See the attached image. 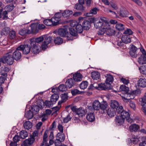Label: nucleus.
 <instances>
[{
	"label": "nucleus",
	"instance_id": "obj_41",
	"mask_svg": "<svg viewBox=\"0 0 146 146\" xmlns=\"http://www.w3.org/2000/svg\"><path fill=\"white\" fill-rule=\"evenodd\" d=\"M88 85L87 81H83L80 84L79 87L81 89L84 90L87 88Z\"/></svg>",
	"mask_w": 146,
	"mask_h": 146
},
{
	"label": "nucleus",
	"instance_id": "obj_5",
	"mask_svg": "<svg viewBox=\"0 0 146 146\" xmlns=\"http://www.w3.org/2000/svg\"><path fill=\"white\" fill-rule=\"evenodd\" d=\"M19 49L23 52L24 54H27L29 53L31 51V47L30 40L28 41L27 44H21L18 47Z\"/></svg>",
	"mask_w": 146,
	"mask_h": 146
},
{
	"label": "nucleus",
	"instance_id": "obj_58",
	"mask_svg": "<svg viewBox=\"0 0 146 146\" xmlns=\"http://www.w3.org/2000/svg\"><path fill=\"white\" fill-rule=\"evenodd\" d=\"M15 36V31H12L10 32L9 37L11 39L14 38Z\"/></svg>",
	"mask_w": 146,
	"mask_h": 146
},
{
	"label": "nucleus",
	"instance_id": "obj_56",
	"mask_svg": "<svg viewBox=\"0 0 146 146\" xmlns=\"http://www.w3.org/2000/svg\"><path fill=\"white\" fill-rule=\"evenodd\" d=\"M116 110L117 113L118 114L120 113V115L121 114V112L124 110L123 107L122 106H119V105L115 109Z\"/></svg>",
	"mask_w": 146,
	"mask_h": 146
},
{
	"label": "nucleus",
	"instance_id": "obj_16",
	"mask_svg": "<svg viewBox=\"0 0 146 146\" xmlns=\"http://www.w3.org/2000/svg\"><path fill=\"white\" fill-rule=\"evenodd\" d=\"M137 48L134 45H132L129 52L130 55L133 58H136L137 56V54L136 52Z\"/></svg>",
	"mask_w": 146,
	"mask_h": 146
},
{
	"label": "nucleus",
	"instance_id": "obj_27",
	"mask_svg": "<svg viewBox=\"0 0 146 146\" xmlns=\"http://www.w3.org/2000/svg\"><path fill=\"white\" fill-rule=\"evenodd\" d=\"M65 139V136L63 133H58L56 136V141L60 142L63 141Z\"/></svg>",
	"mask_w": 146,
	"mask_h": 146
},
{
	"label": "nucleus",
	"instance_id": "obj_11",
	"mask_svg": "<svg viewBox=\"0 0 146 146\" xmlns=\"http://www.w3.org/2000/svg\"><path fill=\"white\" fill-rule=\"evenodd\" d=\"M37 25V23H33L28 27L29 34L35 33L38 32Z\"/></svg>",
	"mask_w": 146,
	"mask_h": 146
},
{
	"label": "nucleus",
	"instance_id": "obj_61",
	"mask_svg": "<svg viewBox=\"0 0 146 146\" xmlns=\"http://www.w3.org/2000/svg\"><path fill=\"white\" fill-rule=\"evenodd\" d=\"M71 93L72 95L74 96L77 94H80V91L76 89L71 90Z\"/></svg>",
	"mask_w": 146,
	"mask_h": 146
},
{
	"label": "nucleus",
	"instance_id": "obj_51",
	"mask_svg": "<svg viewBox=\"0 0 146 146\" xmlns=\"http://www.w3.org/2000/svg\"><path fill=\"white\" fill-rule=\"evenodd\" d=\"M140 72L142 74H146V65L141 66L139 68Z\"/></svg>",
	"mask_w": 146,
	"mask_h": 146
},
{
	"label": "nucleus",
	"instance_id": "obj_36",
	"mask_svg": "<svg viewBox=\"0 0 146 146\" xmlns=\"http://www.w3.org/2000/svg\"><path fill=\"white\" fill-rule=\"evenodd\" d=\"M31 110L34 113L36 114L40 110V107L36 105H33L31 107Z\"/></svg>",
	"mask_w": 146,
	"mask_h": 146
},
{
	"label": "nucleus",
	"instance_id": "obj_4",
	"mask_svg": "<svg viewBox=\"0 0 146 146\" xmlns=\"http://www.w3.org/2000/svg\"><path fill=\"white\" fill-rule=\"evenodd\" d=\"M30 43L32 52L35 54L39 53L41 51V45H39V43H36L31 39L30 40Z\"/></svg>",
	"mask_w": 146,
	"mask_h": 146
},
{
	"label": "nucleus",
	"instance_id": "obj_54",
	"mask_svg": "<svg viewBox=\"0 0 146 146\" xmlns=\"http://www.w3.org/2000/svg\"><path fill=\"white\" fill-rule=\"evenodd\" d=\"M110 5L111 7L114 10L118 9V7L116 3L114 1H111L110 2Z\"/></svg>",
	"mask_w": 146,
	"mask_h": 146
},
{
	"label": "nucleus",
	"instance_id": "obj_45",
	"mask_svg": "<svg viewBox=\"0 0 146 146\" xmlns=\"http://www.w3.org/2000/svg\"><path fill=\"white\" fill-rule=\"evenodd\" d=\"M98 10V9L96 8H94L90 11V13L86 14V16L88 17L92 16L94 14H96L97 13V11Z\"/></svg>",
	"mask_w": 146,
	"mask_h": 146
},
{
	"label": "nucleus",
	"instance_id": "obj_33",
	"mask_svg": "<svg viewBox=\"0 0 146 146\" xmlns=\"http://www.w3.org/2000/svg\"><path fill=\"white\" fill-rule=\"evenodd\" d=\"M81 22L80 21L79 23H78L76 25L75 27L76 31L78 33H81L83 31L84 28L82 27L81 24H80V23Z\"/></svg>",
	"mask_w": 146,
	"mask_h": 146
},
{
	"label": "nucleus",
	"instance_id": "obj_42",
	"mask_svg": "<svg viewBox=\"0 0 146 146\" xmlns=\"http://www.w3.org/2000/svg\"><path fill=\"white\" fill-rule=\"evenodd\" d=\"M10 28L8 27L4 28L1 32L2 35H6L9 33L10 31Z\"/></svg>",
	"mask_w": 146,
	"mask_h": 146
},
{
	"label": "nucleus",
	"instance_id": "obj_49",
	"mask_svg": "<svg viewBox=\"0 0 146 146\" xmlns=\"http://www.w3.org/2000/svg\"><path fill=\"white\" fill-rule=\"evenodd\" d=\"M28 32V29H27V28H24L19 31V33L20 35L23 36L26 34H29Z\"/></svg>",
	"mask_w": 146,
	"mask_h": 146
},
{
	"label": "nucleus",
	"instance_id": "obj_28",
	"mask_svg": "<svg viewBox=\"0 0 146 146\" xmlns=\"http://www.w3.org/2000/svg\"><path fill=\"white\" fill-rule=\"evenodd\" d=\"M92 107L95 110H99L101 108V104L98 100H95L93 103Z\"/></svg>",
	"mask_w": 146,
	"mask_h": 146
},
{
	"label": "nucleus",
	"instance_id": "obj_37",
	"mask_svg": "<svg viewBox=\"0 0 146 146\" xmlns=\"http://www.w3.org/2000/svg\"><path fill=\"white\" fill-rule=\"evenodd\" d=\"M23 126L25 129L29 130L32 127V124L30 121H26L24 123Z\"/></svg>",
	"mask_w": 146,
	"mask_h": 146
},
{
	"label": "nucleus",
	"instance_id": "obj_35",
	"mask_svg": "<svg viewBox=\"0 0 146 146\" xmlns=\"http://www.w3.org/2000/svg\"><path fill=\"white\" fill-rule=\"evenodd\" d=\"M74 8L78 10L82 11L84 10L85 7L83 5L77 3L74 5Z\"/></svg>",
	"mask_w": 146,
	"mask_h": 146
},
{
	"label": "nucleus",
	"instance_id": "obj_40",
	"mask_svg": "<svg viewBox=\"0 0 146 146\" xmlns=\"http://www.w3.org/2000/svg\"><path fill=\"white\" fill-rule=\"evenodd\" d=\"M52 20L53 22V26L56 25L60 23L59 21L60 19H59L54 15L53 17L52 18Z\"/></svg>",
	"mask_w": 146,
	"mask_h": 146
},
{
	"label": "nucleus",
	"instance_id": "obj_7",
	"mask_svg": "<svg viewBox=\"0 0 146 146\" xmlns=\"http://www.w3.org/2000/svg\"><path fill=\"white\" fill-rule=\"evenodd\" d=\"M14 59L12 54L10 53H8L5 56L1 58L0 60L3 61V63H7L8 64L11 65L13 64L14 61Z\"/></svg>",
	"mask_w": 146,
	"mask_h": 146
},
{
	"label": "nucleus",
	"instance_id": "obj_48",
	"mask_svg": "<svg viewBox=\"0 0 146 146\" xmlns=\"http://www.w3.org/2000/svg\"><path fill=\"white\" fill-rule=\"evenodd\" d=\"M54 42L56 44H60L63 42V40L62 38L57 37L54 39Z\"/></svg>",
	"mask_w": 146,
	"mask_h": 146
},
{
	"label": "nucleus",
	"instance_id": "obj_34",
	"mask_svg": "<svg viewBox=\"0 0 146 146\" xmlns=\"http://www.w3.org/2000/svg\"><path fill=\"white\" fill-rule=\"evenodd\" d=\"M139 102L141 106L146 105V92L143 96L139 98Z\"/></svg>",
	"mask_w": 146,
	"mask_h": 146
},
{
	"label": "nucleus",
	"instance_id": "obj_20",
	"mask_svg": "<svg viewBox=\"0 0 146 146\" xmlns=\"http://www.w3.org/2000/svg\"><path fill=\"white\" fill-rule=\"evenodd\" d=\"M137 85L138 86L144 88L146 87V80L145 79L140 78L137 81Z\"/></svg>",
	"mask_w": 146,
	"mask_h": 146
},
{
	"label": "nucleus",
	"instance_id": "obj_26",
	"mask_svg": "<svg viewBox=\"0 0 146 146\" xmlns=\"http://www.w3.org/2000/svg\"><path fill=\"white\" fill-rule=\"evenodd\" d=\"M62 13V16L64 18H69L72 15L73 12L72 11L69 10H66L64 11Z\"/></svg>",
	"mask_w": 146,
	"mask_h": 146
},
{
	"label": "nucleus",
	"instance_id": "obj_52",
	"mask_svg": "<svg viewBox=\"0 0 146 146\" xmlns=\"http://www.w3.org/2000/svg\"><path fill=\"white\" fill-rule=\"evenodd\" d=\"M69 31L70 34L71 35L74 36H76L77 35V32L75 31L74 28H69Z\"/></svg>",
	"mask_w": 146,
	"mask_h": 146
},
{
	"label": "nucleus",
	"instance_id": "obj_19",
	"mask_svg": "<svg viewBox=\"0 0 146 146\" xmlns=\"http://www.w3.org/2000/svg\"><path fill=\"white\" fill-rule=\"evenodd\" d=\"M108 105L107 104V103L106 101H103V102H102L101 104V108L100 109L103 110V111H105L107 113L108 115L110 116V113L109 111V109L107 110H106ZM104 113L105 112V111L104 112Z\"/></svg>",
	"mask_w": 146,
	"mask_h": 146
},
{
	"label": "nucleus",
	"instance_id": "obj_39",
	"mask_svg": "<svg viewBox=\"0 0 146 146\" xmlns=\"http://www.w3.org/2000/svg\"><path fill=\"white\" fill-rule=\"evenodd\" d=\"M59 97V96L57 94H53L51 96L50 100L54 104L58 100Z\"/></svg>",
	"mask_w": 146,
	"mask_h": 146
},
{
	"label": "nucleus",
	"instance_id": "obj_63",
	"mask_svg": "<svg viewBox=\"0 0 146 146\" xmlns=\"http://www.w3.org/2000/svg\"><path fill=\"white\" fill-rule=\"evenodd\" d=\"M61 97L62 98V100L64 101V102H65L67 99L68 96L67 94L66 93L62 94L61 95Z\"/></svg>",
	"mask_w": 146,
	"mask_h": 146
},
{
	"label": "nucleus",
	"instance_id": "obj_32",
	"mask_svg": "<svg viewBox=\"0 0 146 146\" xmlns=\"http://www.w3.org/2000/svg\"><path fill=\"white\" fill-rule=\"evenodd\" d=\"M128 87L124 85H121L119 88V91L124 92L126 94L130 91Z\"/></svg>",
	"mask_w": 146,
	"mask_h": 146
},
{
	"label": "nucleus",
	"instance_id": "obj_47",
	"mask_svg": "<svg viewBox=\"0 0 146 146\" xmlns=\"http://www.w3.org/2000/svg\"><path fill=\"white\" fill-rule=\"evenodd\" d=\"M14 6L13 4H11L7 5L5 8V9L9 12L12 11L14 8Z\"/></svg>",
	"mask_w": 146,
	"mask_h": 146
},
{
	"label": "nucleus",
	"instance_id": "obj_46",
	"mask_svg": "<svg viewBox=\"0 0 146 146\" xmlns=\"http://www.w3.org/2000/svg\"><path fill=\"white\" fill-rule=\"evenodd\" d=\"M28 135V133L26 131L24 130H22L20 133V137L22 139H25Z\"/></svg>",
	"mask_w": 146,
	"mask_h": 146
},
{
	"label": "nucleus",
	"instance_id": "obj_44",
	"mask_svg": "<svg viewBox=\"0 0 146 146\" xmlns=\"http://www.w3.org/2000/svg\"><path fill=\"white\" fill-rule=\"evenodd\" d=\"M129 12L126 10H121L120 11V16L123 17H127Z\"/></svg>",
	"mask_w": 146,
	"mask_h": 146
},
{
	"label": "nucleus",
	"instance_id": "obj_38",
	"mask_svg": "<svg viewBox=\"0 0 146 146\" xmlns=\"http://www.w3.org/2000/svg\"><path fill=\"white\" fill-rule=\"evenodd\" d=\"M115 28L119 31H121L124 30L125 27L123 24L119 23L116 25Z\"/></svg>",
	"mask_w": 146,
	"mask_h": 146
},
{
	"label": "nucleus",
	"instance_id": "obj_55",
	"mask_svg": "<svg viewBox=\"0 0 146 146\" xmlns=\"http://www.w3.org/2000/svg\"><path fill=\"white\" fill-rule=\"evenodd\" d=\"M63 121L64 123H67L69 121L71 120L72 119V117L70 116V114H68L66 117H65L63 118Z\"/></svg>",
	"mask_w": 146,
	"mask_h": 146
},
{
	"label": "nucleus",
	"instance_id": "obj_50",
	"mask_svg": "<svg viewBox=\"0 0 146 146\" xmlns=\"http://www.w3.org/2000/svg\"><path fill=\"white\" fill-rule=\"evenodd\" d=\"M67 88H68V87H67L66 85L63 84H60L58 86L59 90L62 92L66 91L67 90Z\"/></svg>",
	"mask_w": 146,
	"mask_h": 146
},
{
	"label": "nucleus",
	"instance_id": "obj_24",
	"mask_svg": "<svg viewBox=\"0 0 146 146\" xmlns=\"http://www.w3.org/2000/svg\"><path fill=\"white\" fill-rule=\"evenodd\" d=\"M131 38L129 36L124 35L122 36L121 40L123 43L128 44L131 42Z\"/></svg>",
	"mask_w": 146,
	"mask_h": 146
},
{
	"label": "nucleus",
	"instance_id": "obj_43",
	"mask_svg": "<svg viewBox=\"0 0 146 146\" xmlns=\"http://www.w3.org/2000/svg\"><path fill=\"white\" fill-rule=\"evenodd\" d=\"M43 22L44 24L47 26H50L51 25L53 26V22L52 20V18L51 19H46L44 20Z\"/></svg>",
	"mask_w": 146,
	"mask_h": 146
},
{
	"label": "nucleus",
	"instance_id": "obj_3",
	"mask_svg": "<svg viewBox=\"0 0 146 146\" xmlns=\"http://www.w3.org/2000/svg\"><path fill=\"white\" fill-rule=\"evenodd\" d=\"M94 25L96 29H100L102 28L104 26L110 27V24L106 18L102 17L100 20L95 22Z\"/></svg>",
	"mask_w": 146,
	"mask_h": 146
},
{
	"label": "nucleus",
	"instance_id": "obj_6",
	"mask_svg": "<svg viewBox=\"0 0 146 146\" xmlns=\"http://www.w3.org/2000/svg\"><path fill=\"white\" fill-rule=\"evenodd\" d=\"M119 104L117 101L115 100H111L110 103V117L115 116L116 114L115 109Z\"/></svg>",
	"mask_w": 146,
	"mask_h": 146
},
{
	"label": "nucleus",
	"instance_id": "obj_22",
	"mask_svg": "<svg viewBox=\"0 0 146 146\" xmlns=\"http://www.w3.org/2000/svg\"><path fill=\"white\" fill-rule=\"evenodd\" d=\"M140 128L139 126L136 124H133L129 127V129L131 132H137L139 131V129Z\"/></svg>",
	"mask_w": 146,
	"mask_h": 146
},
{
	"label": "nucleus",
	"instance_id": "obj_14",
	"mask_svg": "<svg viewBox=\"0 0 146 146\" xmlns=\"http://www.w3.org/2000/svg\"><path fill=\"white\" fill-rule=\"evenodd\" d=\"M125 119L120 115L116 116L115 121L117 125H121L124 123Z\"/></svg>",
	"mask_w": 146,
	"mask_h": 146
},
{
	"label": "nucleus",
	"instance_id": "obj_2",
	"mask_svg": "<svg viewBox=\"0 0 146 146\" xmlns=\"http://www.w3.org/2000/svg\"><path fill=\"white\" fill-rule=\"evenodd\" d=\"M38 130L34 131L33 133V135H31L30 138L24 141V145L25 146H30L34 142L35 140L37 141L38 139Z\"/></svg>",
	"mask_w": 146,
	"mask_h": 146
},
{
	"label": "nucleus",
	"instance_id": "obj_59",
	"mask_svg": "<svg viewBox=\"0 0 146 146\" xmlns=\"http://www.w3.org/2000/svg\"><path fill=\"white\" fill-rule=\"evenodd\" d=\"M53 104H54V103H53L51 100L50 101L46 100L45 102V105L48 108L52 106Z\"/></svg>",
	"mask_w": 146,
	"mask_h": 146
},
{
	"label": "nucleus",
	"instance_id": "obj_53",
	"mask_svg": "<svg viewBox=\"0 0 146 146\" xmlns=\"http://www.w3.org/2000/svg\"><path fill=\"white\" fill-rule=\"evenodd\" d=\"M133 32L130 29H127L123 33V34L125 35L130 36L132 35Z\"/></svg>",
	"mask_w": 146,
	"mask_h": 146
},
{
	"label": "nucleus",
	"instance_id": "obj_18",
	"mask_svg": "<svg viewBox=\"0 0 146 146\" xmlns=\"http://www.w3.org/2000/svg\"><path fill=\"white\" fill-rule=\"evenodd\" d=\"M86 110L83 108H81L77 109L76 114L79 117L84 116L86 113Z\"/></svg>",
	"mask_w": 146,
	"mask_h": 146
},
{
	"label": "nucleus",
	"instance_id": "obj_8",
	"mask_svg": "<svg viewBox=\"0 0 146 146\" xmlns=\"http://www.w3.org/2000/svg\"><path fill=\"white\" fill-rule=\"evenodd\" d=\"M140 50L142 53L140 57L138 59V62L140 64H146V52L145 49L142 48H141Z\"/></svg>",
	"mask_w": 146,
	"mask_h": 146
},
{
	"label": "nucleus",
	"instance_id": "obj_21",
	"mask_svg": "<svg viewBox=\"0 0 146 146\" xmlns=\"http://www.w3.org/2000/svg\"><path fill=\"white\" fill-rule=\"evenodd\" d=\"M82 76L80 73H77L74 74L73 76V79L75 82L81 81L82 80Z\"/></svg>",
	"mask_w": 146,
	"mask_h": 146
},
{
	"label": "nucleus",
	"instance_id": "obj_62",
	"mask_svg": "<svg viewBox=\"0 0 146 146\" xmlns=\"http://www.w3.org/2000/svg\"><path fill=\"white\" fill-rule=\"evenodd\" d=\"M131 141V142L135 144L138 143L139 140L138 138H132V139H129V140Z\"/></svg>",
	"mask_w": 146,
	"mask_h": 146
},
{
	"label": "nucleus",
	"instance_id": "obj_17",
	"mask_svg": "<svg viewBox=\"0 0 146 146\" xmlns=\"http://www.w3.org/2000/svg\"><path fill=\"white\" fill-rule=\"evenodd\" d=\"M76 84L75 81L73 78L68 79L65 82V85L69 88H71Z\"/></svg>",
	"mask_w": 146,
	"mask_h": 146
},
{
	"label": "nucleus",
	"instance_id": "obj_57",
	"mask_svg": "<svg viewBox=\"0 0 146 146\" xmlns=\"http://www.w3.org/2000/svg\"><path fill=\"white\" fill-rule=\"evenodd\" d=\"M43 40V38L42 36H40L38 38H36L35 39V40H33V41H34L36 43H40Z\"/></svg>",
	"mask_w": 146,
	"mask_h": 146
},
{
	"label": "nucleus",
	"instance_id": "obj_9",
	"mask_svg": "<svg viewBox=\"0 0 146 146\" xmlns=\"http://www.w3.org/2000/svg\"><path fill=\"white\" fill-rule=\"evenodd\" d=\"M47 133L48 132L46 131H45L43 137L42 142L40 144V146H43L44 145L46 146V145H47L49 146H50L53 144L54 141L52 139H50L49 144L47 143V141H48Z\"/></svg>",
	"mask_w": 146,
	"mask_h": 146
},
{
	"label": "nucleus",
	"instance_id": "obj_10",
	"mask_svg": "<svg viewBox=\"0 0 146 146\" xmlns=\"http://www.w3.org/2000/svg\"><path fill=\"white\" fill-rule=\"evenodd\" d=\"M110 27L104 26L102 28L99 29L97 34L99 35H101L106 34V35L110 36Z\"/></svg>",
	"mask_w": 146,
	"mask_h": 146
},
{
	"label": "nucleus",
	"instance_id": "obj_30",
	"mask_svg": "<svg viewBox=\"0 0 146 146\" xmlns=\"http://www.w3.org/2000/svg\"><path fill=\"white\" fill-rule=\"evenodd\" d=\"M86 117L87 120L90 122H93L94 121L95 119V116L93 113H88Z\"/></svg>",
	"mask_w": 146,
	"mask_h": 146
},
{
	"label": "nucleus",
	"instance_id": "obj_1",
	"mask_svg": "<svg viewBox=\"0 0 146 146\" xmlns=\"http://www.w3.org/2000/svg\"><path fill=\"white\" fill-rule=\"evenodd\" d=\"M106 78L104 84H98L94 83L92 84V87L99 90H106L110 89V74H106L105 76Z\"/></svg>",
	"mask_w": 146,
	"mask_h": 146
},
{
	"label": "nucleus",
	"instance_id": "obj_23",
	"mask_svg": "<svg viewBox=\"0 0 146 146\" xmlns=\"http://www.w3.org/2000/svg\"><path fill=\"white\" fill-rule=\"evenodd\" d=\"M58 33L59 35L62 37L66 36L68 33L67 29L62 28L59 29Z\"/></svg>",
	"mask_w": 146,
	"mask_h": 146
},
{
	"label": "nucleus",
	"instance_id": "obj_12",
	"mask_svg": "<svg viewBox=\"0 0 146 146\" xmlns=\"http://www.w3.org/2000/svg\"><path fill=\"white\" fill-rule=\"evenodd\" d=\"M12 55L14 59L17 61L19 60L21 58V52L20 50V49H18L17 47L15 51L13 52Z\"/></svg>",
	"mask_w": 146,
	"mask_h": 146
},
{
	"label": "nucleus",
	"instance_id": "obj_29",
	"mask_svg": "<svg viewBox=\"0 0 146 146\" xmlns=\"http://www.w3.org/2000/svg\"><path fill=\"white\" fill-rule=\"evenodd\" d=\"M90 23L87 20H85L82 23V27L85 30H88L91 27Z\"/></svg>",
	"mask_w": 146,
	"mask_h": 146
},
{
	"label": "nucleus",
	"instance_id": "obj_15",
	"mask_svg": "<svg viewBox=\"0 0 146 146\" xmlns=\"http://www.w3.org/2000/svg\"><path fill=\"white\" fill-rule=\"evenodd\" d=\"M9 70L10 69L7 67H2L0 68V74L6 77L7 76V73Z\"/></svg>",
	"mask_w": 146,
	"mask_h": 146
},
{
	"label": "nucleus",
	"instance_id": "obj_25",
	"mask_svg": "<svg viewBox=\"0 0 146 146\" xmlns=\"http://www.w3.org/2000/svg\"><path fill=\"white\" fill-rule=\"evenodd\" d=\"M91 75L92 78L94 80H98L100 77V73L98 71L92 72L91 73Z\"/></svg>",
	"mask_w": 146,
	"mask_h": 146
},
{
	"label": "nucleus",
	"instance_id": "obj_13",
	"mask_svg": "<svg viewBox=\"0 0 146 146\" xmlns=\"http://www.w3.org/2000/svg\"><path fill=\"white\" fill-rule=\"evenodd\" d=\"M120 115L125 119H126V121L128 122L131 123L133 122V120L130 118V114L127 111L124 110L123 111L121 112Z\"/></svg>",
	"mask_w": 146,
	"mask_h": 146
},
{
	"label": "nucleus",
	"instance_id": "obj_64",
	"mask_svg": "<svg viewBox=\"0 0 146 146\" xmlns=\"http://www.w3.org/2000/svg\"><path fill=\"white\" fill-rule=\"evenodd\" d=\"M141 110L143 112V114L145 115H146V105H141Z\"/></svg>",
	"mask_w": 146,
	"mask_h": 146
},
{
	"label": "nucleus",
	"instance_id": "obj_31",
	"mask_svg": "<svg viewBox=\"0 0 146 146\" xmlns=\"http://www.w3.org/2000/svg\"><path fill=\"white\" fill-rule=\"evenodd\" d=\"M25 116L28 119L32 118L33 116V113L31 110H29L25 113Z\"/></svg>",
	"mask_w": 146,
	"mask_h": 146
},
{
	"label": "nucleus",
	"instance_id": "obj_60",
	"mask_svg": "<svg viewBox=\"0 0 146 146\" xmlns=\"http://www.w3.org/2000/svg\"><path fill=\"white\" fill-rule=\"evenodd\" d=\"M131 91H130L127 95V98H128V99L129 100L131 99H133L134 98V94H132Z\"/></svg>",
	"mask_w": 146,
	"mask_h": 146
}]
</instances>
